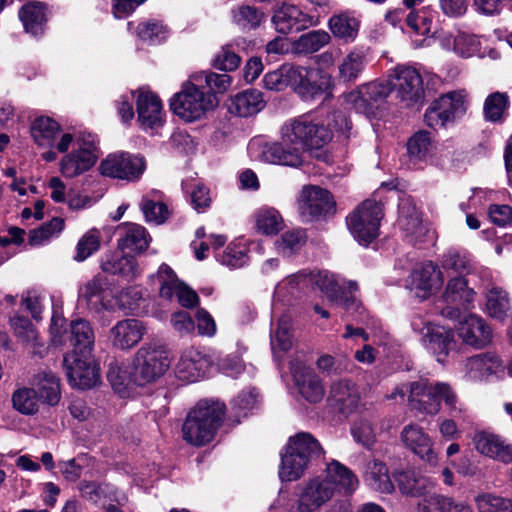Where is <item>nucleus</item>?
Listing matches in <instances>:
<instances>
[{
	"mask_svg": "<svg viewBox=\"0 0 512 512\" xmlns=\"http://www.w3.org/2000/svg\"><path fill=\"white\" fill-rule=\"evenodd\" d=\"M308 285L318 287L331 302H335L347 310L356 304L355 299L348 296L346 291L352 292L356 290L357 283L354 281L346 282L344 279L328 271L292 275L276 286L275 294L280 297L287 291L294 295V290Z\"/></svg>",
	"mask_w": 512,
	"mask_h": 512,
	"instance_id": "nucleus-1",
	"label": "nucleus"
},
{
	"mask_svg": "<svg viewBox=\"0 0 512 512\" xmlns=\"http://www.w3.org/2000/svg\"><path fill=\"white\" fill-rule=\"evenodd\" d=\"M442 400L454 417H460L467 411L448 383L431 382L428 379L409 383L408 403L411 410L424 415H436L441 409Z\"/></svg>",
	"mask_w": 512,
	"mask_h": 512,
	"instance_id": "nucleus-2",
	"label": "nucleus"
},
{
	"mask_svg": "<svg viewBox=\"0 0 512 512\" xmlns=\"http://www.w3.org/2000/svg\"><path fill=\"white\" fill-rule=\"evenodd\" d=\"M323 454L321 444L312 434L299 432L291 436L281 453L280 479L287 482L300 479L310 464Z\"/></svg>",
	"mask_w": 512,
	"mask_h": 512,
	"instance_id": "nucleus-3",
	"label": "nucleus"
},
{
	"mask_svg": "<svg viewBox=\"0 0 512 512\" xmlns=\"http://www.w3.org/2000/svg\"><path fill=\"white\" fill-rule=\"evenodd\" d=\"M281 138L285 143L296 144L303 153L328 144L332 140V129L326 127L323 114L307 113L286 121L281 127Z\"/></svg>",
	"mask_w": 512,
	"mask_h": 512,
	"instance_id": "nucleus-4",
	"label": "nucleus"
},
{
	"mask_svg": "<svg viewBox=\"0 0 512 512\" xmlns=\"http://www.w3.org/2000/svg\"><path fill=\"white\" fill-rule=\"evenodd\" d=\"M225 405L219 401L202 400L189 412L183 424V438L195 446L210 442L221 426Z\"/></svg>",
	"mask_w": 512,
	"mask_h": 512,
	"instance_id": "nucleus-5",
	"label": "nucleus"
},
{
	"mask_svg": "<svg viewBox=\"0 0 512 512\" xmlns=\"http://www.w3.org/2000/svg\"><path fill=\"white\" fill-rule=\"evenodd\" d=\"M199 87L200 85L197 82L185 83L181 91L171 98V110L187 122L201 118L207 111L212 110L217 105L215 95L205 93Z\"/></svg>",
	"mask_w": 512,
	"mask_h": 512,
	"instance_id": "nucleus-6",
	"label": "nucleus"
},
{
	"mask_svg": "<svg viewBox=\"0 0 512 512\" xmlns=\"http://www.w3.org/2000/svg\"><path fill=\"white\" fill-rule=\"evenodd\" d=\"M169 365L167 354L161 347L145 344L135 353L131 380L138 386L155 382L164 375Z\"/></svg>",
	"mask_w": 512,
	"mask_h": 512,
	"instance_id": "nucleus-7",
	"label": "nucleus"
},
{
	"mask_svg": "<svg viewBox=\"0 0 512 512\" xmlns=\"http://www.w3.org/2000/svg\"><path fill=\"white\" fill-rule=\"evenodd\" d=\"M383 215L381 202L367 199L347 217V226L360 244L368 245L378 237Z\"/></svg>",
	"mask_w": 512,
	"mask_h": 512,
	"instance_id": "nucleus-8",
	"label": "nucleus"
},
{
	"mask_svg": "<svg viewBox=\"0 0 512 512\" xmlns=\"http://www.w3.org/2000/svg\"><path fill=\"white\" fill-rule=\"evenodd\" d=\"M63 366L69 384L74 388L89 389L100 380V367L92 354L67 353Z\"/></svg>",
	"mask_w": 512,
	"mask_h": 512,
	"instance_id": "nucleus-9",
	"label": "nucleus"
},
{
	"mask_svg": "<svg viewBox=\"0 0 512 512\" xmlns=\"http://www.w3.org/2000/svg\"><path fill=\"white\" fill-rule=\"evenodd\" d=\"M476 296L473 288L463 276H455L448 280L442 293V302L445 304L440 313L449 320L459 319L461 312L472 307Z\"/></svg>",
	"mask_w": 512,
	"mask_h": 512,
	"instance_id": "nucleus-10",
	"label": "nucleus"
},
{
	"mask_svg": "<svg viewBox=\"0 0 512 512\" xmlns=\"http://www.w3.org/2000/svg\"><path fill=\"white\" fill-rule=\"evenodd\" d=\"M331 86V77L318 68L294 65L291 88L304 101H312L325 94Z\"/></svg>",
	"mask_w": 512,
	"mask_h": 512,
	"instance_id": "nucleus-11",
	"label": "nucleus"
},
{
	"mask_svg": "<svg viewBox=\"0 0 512 512\" xmlns=\"http://www.w3.org/2000/svg\"><path fill=\"white\" fill-rule=\"evenodd\" d=\"M145 169L144 157L128 152L109 154L100 164L102 175L129 182L138 180Z\"/></svg>",
	"mask_w": 512,
	"mask_h": 512,
	"instance_id": "nucleus-12",
	"label": "nucleus"
},
{
	"mask_svg": "<svg viewBox=\"0 0 512 512\" xmlns=\"http://www.w3.org/2000/svg\"><path fill=\"white\" fill-rule=\"evenodd\" d=\"M333 497L329 483L322 476H315L299 486L295 512H319Z\"/></svg>",
	"mask_w": 512,
	"mask_h": 512,
	"instance_id": "nucleus-13",
	"label": "nucleus"
},
{
	"mask_svg": "<svg viewBox=\"0 0 512 512\" xmlns=\"http://www.w3.org/2000/svg\"><path fill=\"white\" fill-rule=\"evenodd\" d=\"M30 133L36 145L42 148L55 146L60 153L67 152L73 141L71 134L62 133L61 126L54 119L45 116L32 121Z\"/></svg>",
	"mask_w": 512,
	"mask_h": 512,
	"instance_id": "nucleus-14",
	"label": "nucleus"
},
{
	"mask_svg": "<svg viewBox=\"0 0 512 512\" xmlns=\"http://www.w3.org/2000/svg\"><path fill=\"white\" fill-rule=\"evenodd\" d=\"M151 278L158 281L159 295L162 298L171 300L175 296L178 303L185 308H192L198 304L197 293L180 281L167 264H162L156 275H152Z\"/></svg>",
	"mask_w": 512,
	"mask_h": 512,
	"instance_id": "nucleus-15",
	"label": "nucleus"
},
{
	"mask_svg": "<svg viewBox=\"0 0 512 512\" xmlns=\"http://www.w3.org/2000/svg\"><path fill=\"white\" fill-rule=\"evenodd\" d=\"M335 202L329 191L319 186L303 187L298 199L299 214L304 222H311L330 213Z\"/></svg>",
	"mask_w": 512,
	"mask_h": 512,
	"instance_id": "nucleus-16",
	"label": "nucleus"
},
{
	"mask_svg": "<svg viewBox=\"0 0 512 512\" xmlns=\"http://www.w3.org/2000/svg\"><path fill=\"white\" fill-rule=\"evenodd\" d=\"M391 90V86L387 83L371 82L351 92L348 95V101L357 112L371 117L385 102Z\"/></svg>",
	"mask_w": 512,
	"mask_h": 512,
	"instance_id": "nucleus-17",
	"label": "nucleus"
},
{
	"mask_svg": "<svg viewBox=\"0 0 512 512\" xmlns=\"http://www.w3.org/2000/svg\"><path fill=\"white\" fill-rule=\"evenodd\" d=\"M443 282L440 267L432 261H427L412 271L408 287L417 298L426 300L442 287Z\"/></svg>",
	"mask_w": 512,
	"mask_h": 512,
	"instance_id": "nucleus-18",
	"label": "nucleus"
},
{
	"mask_svg": "<svg viewBox=\"0 0 512 512\" xmlns=\"http://www.w3.org/2000/svg\"><path fill=\"white\" fill-rule=\"evenodd\" d=\"M392 86L397 98L407 105L417 103L424 97L423 81L417 69L398 66L394 70Z\"/></svg>",
	"mask_w": 512,
	"mask_h": 512,
	"instance_id": "nucleus-19",
	"label": "nucleus"
},
{
	"mask_svg": "<svg viewBox=\"0 0 512 512\" xmlns=\"http://www.w3.org/2000/svg\"><path fill=\"white\" fill-rule=\"evenodd\" d=\"M360 399L357 385L350 380L341 379L330 385L326 401L335 412L349 416L357 411Z\"/></svg>",
	"mask_w": 512,
	"mask_h": 512,
	"instance_id": "nucleus-20",
	"label": "nucleus"
},
{
	"mask_svg": "<svg viewBox=\"0 0 512 512\" xmlns=\"http://www.w3.org/2000/svg\"><path fill=\"white\" fill-rule=\"evenodd\" d=\"M400 439L403 445L417 455L421 460L435 465L437 453L434 450V443L428 433L417 424H408L403 427Z\"/></svg>",
	"mask_w": 512,
	"mask_h": 512,
	"instance_id": "nucleus-21",
	"label": "nucleus"
},
{
	"mask_svg": "<svg viewBox=\"0 0 512 512\" xmlns=\"http://www.w3.org/2000/svg\"><path fill=\"white\" fill-rule=\"evenodd\" d=\"M272 23L278 33L287 35L314 25L313 18L297 6L283 2L274 9Z\"/></svg>",
	"mask_w": 512,
	"mask_h": 512,
	"instance_id": "nucleus-22",
	"label": "nucleus"
},
{
	"mask_svg": "<svg viewBox=\"0 0 512 512\" xmlns=\"http://www.w3.org/2000/svg\"><path fill=\"white\" fill-rule=\"evenodd\" d=\"M91 139L84 142V146L78 144V148L65 155L60 162V171L65 177H75L88 171L97 160L95 153V140Z\"/></svg>",
	"mask_w": 512,
	"mask_h": 512,
	"instance_id": "nucleus-23",
	"label": "nucleus"
},
{
	"mask_svg": "<svg viewBox=\"0 0 512 512\" xmlns=\"http://www.w3.org/2000/svg\"><path fill=\"white\" fill-rule=\"evenodd\" d=\"M209 357L201 350L190 347L185 349L176 366V376L183 381L196 382L204 377L210 367Z\"/></svg>",
	"mask_w": 512,
	"mask_h": 512,
	"instance_id": "nucleus-24",
	"label": "nucleus"
},
{
	"mask_svg": "<svg viewBox=\"0 0 512 512\" xmlns=\"http://www.w3.org/2000/svg\"><path fill=\"white\" fill-rule=\"evenodd\" d=\"M457 333L465 344L478 349L489 345L493 337L491 327L476 314H470L460 321Z\"/></svg>",
	"mask_w": 512,
	"mask_h": 512,
	"instance_id": "nucleus-25",
	"label": "nucleus"
},
{
	"mask_svg": "<svg viewBox=\"0 0 512 512\" xmlns=\"http://www.w3.org/2000/svg\"><path fill=\"white\" fill-rule=\"evenodd\" d=\"M441 267L446 271H452L457 276L477 274L480 279L489 281L491 273L488 269L477 266L470 255L460 249L450 248L443 253Z\"/></svg>",
	"mask_w": 512,
	"mask_h": 512,
	"instance_id": "nucleus-26",
	"label": "nucleus"
},
{
	"mask_svg": "<svg viewBox=\"0 0 512 512\" xmlns=\"http://www.w3.org/2000/svg\"><path fill=\"white\" fill-rule=\"evenodd\" d=\"M291 373L302 397L310 403L320 402L325 394L320 378L300 362L291 363Z\"/></svg>",
	"mask_w": 512,
	"mask_h": 512,
	"instance_id": "nucleus-27",
	"label": "nucleus"
},
{
	"mask_svg": "<svg viewBox=\"0 0 512 512\" xmlns=\"http://www.w3.org/2000/svg\"><path fill=\"white\" fill-rule=\"evenodd\" d=\"M258 144V157L268 163L297 167L302 163V153L296 144L285 143Z\"/></svg>",
	"mask_w": 512,
	"mask_h": 512,
	"instance_id": "nucleus-28",
	"label": "nucleus"
},
{
	"mask_svg": "<svg viewBox=\"0 0 512 512\" xmlns=\"http://www.w3.org/2000/svg\"><path fill=\"white\" fill-rule=\"evenodd\" d=\"M145 332L146 328L140 320L124 319L110 329L111 343L117 349L130 350L141 341Z\"/></svg>",
	"mask_w": 512,
	"mask_h": 512,
	"instance_id": "nucleus-29",
	"label": "nucleus"
},
{
	"mask_svg": "<svg viewBox=\"0 0 512 512\" xmlns=\"http://www.w3.org/2000/svg\"><path fill=\"white\" fill-rule=\"evenodd\" d=\"M421 333L424 335L425 345L439 362H444L449 352L455 348L454 334L450 329L428 323Z\"/></svg>",
	"mask_w": 512,
	"mask_h": 512,
	"instance_id": "nucleus-30",
	"label": "nucleus"
},
{
	"mask_svg": "<svg viewBox=\"0 0 512 512\" xmlns=\"http://www.w3.org/2000/svg\"><path fill=\"white\" fill-rule=\"evenodd\" d=\"M321 476L324 481L329 483L333 495L337 490L350 495L359 485V480L353 471L337 460H331L327 463L324 475Z\"/></svg>",
	"mask_w": 512,
	"mask_h": 512,
	"instance_id": "nucleus-31",
	"label": "nucleus"
},
{
	"mask_svg": "<svg viewBox=\"0 0 512 512\" xmlns=\"http://www.w3.org/2000/svg\"><path fill=\"white\" fill-rule=\"evenodd\" d=\"M502 360L495 354L485 353L468 358L464 363L465 375L470 380H483L503 372Z\"/></svg>",
	"mask_w": 512,
	"mask_h": 512,
	"instance_id": "nucleus-32",
	"label": "nucleus"
},
{
	"mask_svg": "<svg viewBox=\"0 0 512 512\" xmlns=\"http://www.w3.org/2000/svg\"><path fill=\"white\" fill-rule=\"evenodd\" d=\"M31 387L40 398L41 402L50 406L58 404L60 392V380L50 369H41L31 379Z\"/></svg>",
	"mask_w": 512,
	"mask_h": 512,
	"instance_id": "nucleus-33",
	"label": "nucleus"
},
{
	"mask_svg": "<svg viewBox=\"0 0 512 512\" xmlns=\"http://www.w3.org/2000/svg\"><path fill=\"white\" fill-rule=\"evenodd\" d=\"M473 442L480 454L504 463L512 462V446L505 444L497 435L484 431L478 432Z\"/></svg>",
	"mask_w": 512,
	"mask_h": 512,
	"instance_id": "nucleus-34",
	"label": "nucleus"
},
{
	"mask_svg": "<svg viewBox=\"0 0 512 512\" xmlns=\"http://www.w3.org/2000/svg\"><path fill=\"white\" fill-rule=\"evenodd\" d=\"M138 121L144 128H156L162 124V103L157 95L140 91L137 97Z\"/></svg>",
	"mask_w": 512,
	"mask_h": 512,
	"instance_id": "nucleus-35",
	"label": "nucleus"
},
{
	"mask_svg": "<svg viewBox=\"0 0 512 512\" xmlns=\"http://www.w3.org/2000/svg\"><path fill=\"white\" fill-rule=\"evenodd\" d=\"M398 212V225L407 237L417 239L424 233L425 228L422 225L421 215L411 197L400 199Z\"/></svg>",
	"mask_w": 512,
	"mask_h": 512,
	"instance_id": "nucleus-36",
	"label": "nucleus"
},
{
	"mask_svg": "<svg viewBox=\"0 0 512 512\" xmlns=\"http://www.w3.org/2000/svg\"><path fill=\"white\" fill-rule=\"evenodd\" d=\"M117 234L118 246L122 251L143 252L151 241L146 229L136 223H123L118 227Z\"/></svg>",
	"mask_w": 512,
	"mask_h": 512,
	"instance_id": "nucleus-37",
	"label": "nucleus"
},
{
	"mask_svg": "<svg viewBox=\"0 0 512 512\" xmlns=\"http://www.w3.org/2000/svg\"><path fill=\"white\" fill-rule=\"evenodd\" d=\"M265 107L262 92L250 89L232 97L228 104L231 114L240 117H249L257 114Z\"/></svg>",
	"mask_w": 512,
	"mask_h": 512,
	"instance_id": "nucleus-38",
	"label": "nucleus"
},
{
	"mask_svg": "<svg viewBox=\"0 0 512 512\" xmlns=\"http://www.w3.org/2000/svg\"><path fill=\"white\" fill-rule=\"evenodd\" d=\"M69 341L73 346L70 353L92 354L95 342V333L89 321L76 319L71 321Z\"/></svg>",
	"mask_w": 512,
	"mask_h": 512,
	"instance_id": "nucleus-39",
	"label": "nucleus"
},
{
	"mask_svg": "<svg viewBox=\"0 0 512 512\" xmlns=\"http://www.w3.org/2000/svg\"><path fill=\"white\" fill-rule=\"evenodd\" d=\"M10 325L15 336L29 347L33 354L43 356L46 347L39 340L38 331L28 318L16 314L10 318Z\"/></svg>",
	"mask_w": 512,
	"mask_h": 512,
	"instance_id": "nucleus-40",
	"label": "nucleus"
},
{
	"mask_svg": "<svg viewBox=\"0 0 512 512\" xmlns=\"http://www.w3.org/2000/svg\"><path fill=\"white\" fill-rule=\"evenodd\" d=\"M333 36L345 43L353 42L359 32L360 20L352 12H341L333 15L328 21Z\"/></svg>",
	"mask_w": 512,
	"mask_h": 512,
	"instance_id": "nucleus-41",
	"label": "nucleus"
},
{
	"mask_svg": "<svg viewBox=\"0 0 512 512\" xmlns=\"http://www.w3.org/2000/svg\"><path fill=\"white\" fill-rule=\"evenodd\" d=\"M403 494L419 497L433 488V482L414 470L400 471L395 476Z\"/></svg>",
	"mask_w": 512,
	"mask_h": 512,
	"instance_id": "nucleus-42",
	"label": "nucleus"
},
{
	"mask_svg": "<svg viewBox=\"0 0 512 512\" xmlns=\"http://www.w3.org/2000/svg\"><path fill=\"white\" fill-rule=\"evenodd\" d=\"M19 18L27 33L38 36L43 33L46 22V9L41 2H28L19 11Z\"/></svg>",
	"mask_w": 512,
	"mask_h": 512,
	"instance_id": "nucleus-43",
	"label": "nucleus"
},
{
	"mask_svg": "<svg viewBox=\"0 0 512 512\" xmlns=\"http://www.w3.org/2000/svg\"><path fill=\"white\" fill-rule=\"evenodd\" d=\"M254 220L257 232L262 235H276L284 228L283 217L274 207H260L254 213Z\"/></svg>",
	"mask_w": 512,
	"mask_h": 512,
	"instance_id": "nucleus-44",
	"label": "nucleus"
},
{
	"mask_svg": "<svg viewBox=\"0 0 512 512\" xmlns=\"http://www.w3.org/2000/svg\"><path fill=\"white\" fill-rule=\"evenodd\" d=\"M107 285L106 278L97 275L79 288V299L84 301L90 310L99 312L103 306V293Z\"/></svg>",
	"mask_w": 512,
	"mask_h": 512,
	"instance_id": "nucleus-45",
	"label": "nucleus"
},
{
	"mask_svg": "<svg viewBox=\"0 0 512 512\" xmlns=\"http://www.w3.org/2000/svg\"><path fill=\"white\" fill-rule=\"evenodd\" d=\"M365 481L373 490L381 493H391L394 490L385 463L376 459L367 463Z\"/></svg>",
	"mask_w": 512,
	"mask_h": 512,
	"instance_id": "nucleus-46",
	"label": "nucleus"
},
{
	"mask_svg": "<svg viewBox=\"0 0 512 512\" xmlns=\"http://www.w3.org/2000/svg\"><path fill=\"white\" fill-rule=\"evenodd\" d=\"M366 55L363 51H350L339 64V77L344 82L356 81L366 66Z\"/></svg>",
	"mask_w": 512,
	"mask_h": 512,
	"instance_id": "nucleus-47",
	"label": "nucleus"
},
{
	"mask_svg": "<svg viewBox=\"0 0 512 512\" xmlns=\"http://www.w3.org/2000/svg\"><path fill=\"white\" fill-rule=\"evenodd\" d=\"M104 273L111 275H120L127 280H131L138 274L137 261L132 256H109L101 264Z\"/></svg>",
	"mask_w": 512,
	"mask_h": 512,
	"instance_id": "nucleus-48",
	"label": "nucleus"
},
{
	"mask_svg": "<svg viewBox=\"0 0 512 512\" xmlns=\"http://www.w3.org/2000/svg\"><path fill=\"white\" fill-rule=\"evenodd\" d=\"M331 36L324 30H312L302 34L293 42V50L298 54H310L326 46Z\"/></svg>",
	"mask_w": 512,
	"mask_h": 512,
	"instance_id": "nucleus-49",
	"label": "nucleus"
},
{
	"mask_svg": "<svg viewBox=\"0 0 512 512\" xmlns=\"http://www.w3.org/2000/svg\"><path fill=\"white\" fill-rule=\"evenodd\" d=\"M438 109L452 122L455 118L462 116L466 111L465 96L462 92H449L435 100Z\"/></svg>",
	"mask_w": 512,
	"mask_h": 512,
	"instance_id": "nucleus-50",
	"label": "nucleus"
},
{
	"mask_svg": "<svg viewBox=\"0 0 512 512\" xmlns=\"http://www.w3.org/2000/svg\"><path fill=\"white\" fill-rule=\"evenodd\" d=\"M510 308L507 292L502 288L493 286L486 292V309L488 314L496 319L503 320Z\"/></svg>",
	"mask_w": 512,
	"mask_h": 512,
	"instance_id": "nucleus-51",
	"label": "nucleus"
},
{
	"mask_svg": "<svg viewBox=\"0 0 512 512\" xmlns=\"http://www.w3.org/2000/svg\"><path fill=\"white\" fill-rule=\"evenodd\" d=\"M431 135L427 131L416 132L407 142V151L411 161L424 160L432 150Z\"/></svg>",
	"mask_w": 512,
	"mask_h": 512,
	"instance_id": "nucleus-52",
	"label": "nucleus"
},
{
	"mask_svg": "<svg viewBox=\"0 0 512 512\" xmlns=\"http://www.w3.org/2000/svg\"><path fill=\"white\" fill-rule=\"evenodd\" d=\"M294 64H283L278 69L268 72L263 78L264 86L269 90L281 91L291 87Z\"/></svg>",
	"mask_w": 512,
	"mask_h": 512,
	"instance_id": "nucleus-53",
	"label": "nucleus"
},
{
	"mask_svg": "<svg viewBox=\"0 0 512 512\" xmlns=\"http://www.w3.org/2000/svg\"><path fill=\"white\" fill-rule=\"evenodd\" d=\"M292 347L291 319L289 316H282L278 320L277 328L271 335V348L274 355L277 351L285 352Z\"/></svg>",
	"mask_w": 512,
	"mask_h": 512,
	"instance_id": "nucleus-54",
	"label": "nucleus"
},
{
	"mask_svg": "<svg viewBox=\"0 0 512 512\" xmlns=\"http://www.w3.org/2000/svg\"><path fill=\"white\" fill-rule=\"evenodd\" d=\"M307 236L304 230L295 229L287 231L276 241V247L280 254L291 256L298 252L306 243Z\"/></svg>",
	"mask_w": 512,
	"mask_h": 512,
	"instance_id": "nucleus-55",
	"label": "nucleus"
},
{
	"mask_svg": "<svg viewBox=\"0 0 512 512\" xmlns=\"http://www.w3.org/2000/svg\"><path fill=\"white\" fill-rule=\"evenodd\" d=\"M443 45L447 49L452 48L458 55L462 57H470L478 51L480 42L474 35L458 32L453 40L450 38L444 40Z\"/></svg>",
	"mask_w": 512,
	"mask_h": 512,
	"instance_id": "nucleus-56",
	"label": "nucleus"
},
{
	"mask_svg": "<svg viewBox=\"0 0 512 512\" xmlns=\"http://www.w3.org/2000/svg\"><path fill=\"white\" fill-rule=\"evenodd\" d=\"M216 258L231 269L241 268L248 262L247 248L241 243H231Z\"/></svg>",
	"mask_w": 512,
	"mask_h": 512,
	"instance_id": "nucleus-57",
	"label": "nucleus"
},
{
	"mask_svg": "<svg viewBox=\"0 0 512 512\" xmlns=\"http://www.w3.org/2000/svg\"><path fill=\"white\" fill-rule=\"evenodd\" d=\"M193 80L201 87L205 84L212 93H224L232 83V78L227 73L201 72L194 75Z\"/></svg>",
	"mask_w": 512,
	"mask_h": 512,
	"instance_id": "nucleus-58",
	"label": "nucleus"
},
{
	"mask_svg": "<svg viewBox=\"0 0 512 512\" xmlns=\"http://www.w3.org/2000/svg\"><path fill=\"white\" fill-rule=\"evenodd\" d=\"M233 22L242 30L257 28L264 18V14L252 6H240L232 11Z\"/></svg>",
	"mask_w": 512,
	"mask_h": 512,
	"instance_id": "nucleus-59",
	"label": "nucleus"
},
{
	"mask_svg": "<svg viewBox=\"0 0 512 512\" xmlns=\"http://www.w3.org/2000/svg\"><path fill=\"white\" fill-rule=\"evenodd\" d=\"M13 406L23 414H34L39 409L40 398L30 388H22L14 392L12 396Z\"/></svg>",
	"mask_w": 512,
	"mask_h": 512,
	"instance_id": "nucleus-60",
	"label": "nucleus"
},
{
	"mask_svg": "<svg viewBox=\"0 0 512 512\" xmlns=\"http://www.w3.org/2000/svg\"><path fill=\"white\" fill-rule=\"evenodd\" d=\"M140 208L144 214L145 220L150 223L162 224L169 216L166 204L151 199L147 195L143 196Z\"/></svg>",
	"mask_w": 512,
	"mask_h": 512,
	"instance_id": "nucleus-61",
	"label": "nucleus"
},
{
	"mask_svg": "<svg viewBox=\"0 0 512 512\" xmlns=\"http://www.w3.org/2000/svg\"><path fill=\"white\" fill-rule=\"evenodd\" d=\"M99 247L100 233L96 229H91L79 239L76 245V253L73 258L77 262H83L94 254Z\"/></svg>",
	"mask_w": 512,
	"mask_h": 512,
	"instance_id": "nucleus-62",
	"label": "nucleus"
},
{
	"mask_svg": "<svg viewBox=\"0 0 512 512\" xmlns=\"http://www.w3.org/2000/svg\"><path fill=\"white\" fill-rule=\"evenodd\" d=\"M63 228V219L55 217L40 228L32 230L29 235V242L31 245H41L55 234L61 232Z\"/></svg>",
	"mask_w": 512,
	"mask_h": 512,
	"instance_id": "nucleus-63",
	"label": "nucleus"
},
{
	"mask_svg": "<svg viewBox=\"0 0 512 512\" xmlns=\"http://www.w3.org/2000/svg\"><path fill=\"white\" fill-rule=\"evenodd\" d=\"M476 502L480 512H512V501L498 496L481 495Z\"/></svg>",
	"mask_w": 512,
	"mask_h": 512,
	"instance_id": "nucleus-64",
	"label": "nucleus"
}]
</instances>
